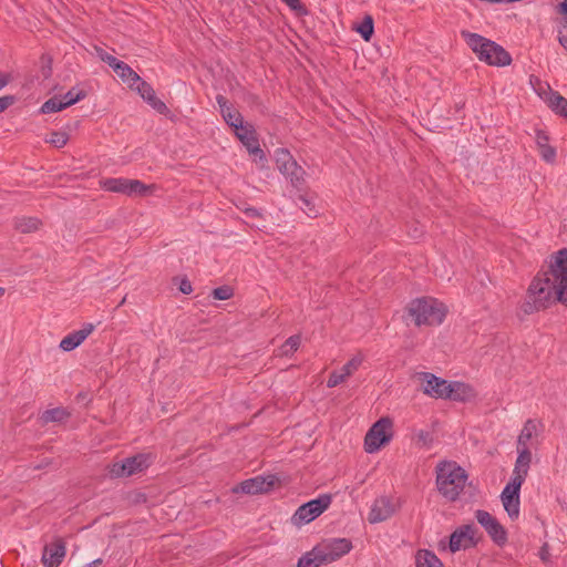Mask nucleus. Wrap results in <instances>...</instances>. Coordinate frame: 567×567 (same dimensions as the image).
<instances>
[{
	"mask_svg": "<svg viewBox=\"0 0 567 567\" xmlns=\"http://www.w3.org/2000/svg\"><path fill=\"white\" fill-rule=\"evenodd\" d=\"M10 81H11L10 74L0 72V90H2L4 86H7Z\"/></svg>",
	"mask_w": 567,
	"mask_h": 567,
	"instance_id": "nucleus-45",
	"label": "nucleus"
},
{
	"mask_svg": "<svg viewBox=\"0 0 567 567\" xmlns=\"http://www.w3.org/2000/svg\"><path fill=\"white\" fill-rule=\"evenodd\" d=\"M475 518L495 544L503 545L506 543L507 533L496 517L486 511L478 509L475 512Z\"/></svg>",
	"mask_w": 567,
	"mask_h": 567,
	"instance_id": "nucleus-12",
	"label": "nucleus"
},
{
	"mask_svg": "<svg viewBox=\"0 0 567 567\" xmlns=\"http://www.w3.org/2000/svg\"><path fill=\"white\" fill-rule=\"evenodd\" d=\"M501 501L508 517L513 520L517 519L519 517V493L504 487L501 494Z\"/></svg>",
	"mask_w": 567,
	"mask_h": 567,
	"instance_id": "nucleus-23",
	"label": "nucleus"
},
{
	"mask_svg": "<svg viewBox=\"0 0 567 567\" xmlns=\"http://www.w3.org/2000/svg\"><path fill=\"white\" fill-rule=\"evenodd\" d=\"M134 89H136L142 99L145 100L155 111L161 114L167 112L166 104L156 96L155 91L148 83L141 80Z\"/></svg>",
	"mask_w": 567,
	"mask_h": 567,
	"instance_id": "nucleus-22",
	"label": "nucleus"
},
{
	"mask_svg": "<svg viewBox=\"0 0 567 567\" xmlns=\"http://www.w3.org/2000/svg\"><path fill=\"white\" fill-rule=\"evenodd\" d=\"M417 378L422 383V389L425 394L432 398L444 399L447 393L449 381L427 372L419 373Z\"/></svg>",
	"mask_w": 567,
	"mask_h": 567,
	"instance_id": "nucleus-15",
	"label": "nucleus"
},
{
	"mask_svg": "<svg viewBox=\"0 0 567 567\" xmlns=\"http://www.w3.org/2000/svg\"><path fill=\"white\" fill-rule=\"evenodd\" d=\"M95 326L93 323H84L81 329L65 336L60 342V348L63 351L74 350L93 332Z\"/></svg>",
	"mask_w": 567,
	"mask_h": 567,
	"instance_id": "nucleus-21",
	"label": "nucleus"
},
{
	"mask_svg": "<svg viewBox=\"0 0 567 567\" xmlns=\"http://www.w3.org/2000/svg\"><path fill=\"white\" fill-rule=\"evenodd\" d=\"M66 549L61 539L45 545L42 554V564L44 567H59L65 557Z\"/></svg>",
	"mask_w": 567,
	"mask_h": 567,
	"instance_id": "nucleus-18",
	"label": "nucleus"
},
{
	"mask_svg": "<svg viewBox=\"0 0 567 567\" xmlns=\"http://www.w3.org/2000/svg\"><path fill=\"white\" fill-rule=\"evenodd\" d=\"M102 563L101 559H95L93 560L92 563H90L86 567H96L97 565H100Z\"/></svg>",
	"mask_w": 567,
	"mask_h": 567,
	"instance_id": "nucleus-51",
	"label": "nucleus"
},
{
	"mask_svg": "<svg viewBox=\"0 0 567 567\" xmlns=\"http://www.w3.org/2000/svg\"><path fill=\"white\" fill-rule=\"evenodd\" d=\"M278 169L290 178L295 186H299L303 181L305 171L292 158L290 153L285 148H279L275 153Z\"/></svg>",
	"mask_w": 567,
	"mask_h": 567,
	"instance_id": "nucleus-9",
	"label": "nucleus"
},
{
	"mask_svg": "<svg viewBox=\"0 0 567 567\" xmlns=\"http://www.w3.org/2000/svg\"><path fill=\"white\" fill-rule=\"evenodd\" d=\"M554 302L567 306V248L550 256L547 268L539 271L534 282V307Z\"/></svg>",
	"mask_w": 567,
	"mask_h": 567,
	"instance_id": "nucleus-1",
	"label": "nucleus"
},
{
	"mask_svg": "<svg viewBox=\"0 0 567 567\" xmlns=\"http://www.w3.org/2000/svg\"><path fill=\"white\" fill-rule=\"evenodd\" d=\"M327 565L321 557L318 546H315L310 551L305 554L299 560L297 567H320Z\"/></svg>",
	"mask_w": 567,
	"mask_h": 567,
	"instance_id": "nucleus-29",
	"label": "nucleus"
},
{
	"mask_svg": "<svg viewBox=\"0 0 567 567\" xmlns=\"http://www.w3.org/2000/svg\"><path fill=\"white\" fill-rule=\"evenodd\" d=\"M246 213H247L249 216H257V215H258V212H257V209H255V208H248V209L246 210Z\"/></svg>",
	"mask_w": 567,
	"mask_h": 567,
	"instance_id": "nucleus-50",
	"label": "nucleus"
},
{
	"mask_svg": "<svg viewBox=\"0 0 567 567\" xmlns=\"http://www.w3.org/2000/svg\"><path fill=\"white\" fill-rule=\"evenodd\" d=\"M16 99L12 95H6L0 97V113L6 111L9 106L14 103Z\"/></svg>",
	"mask_w": 567,
	"mask_h": 567,
	"instance_id": "nucleus-42",
	"label": "nucleus"
},
{
	"mask_svg": "<svg viewBox=\"0 0 567 567\" xmlns=\"http://www.w3.org/2000/svg\"><path fill=\"white\" fill-rule=\"evenodd\" d=\"M559 42L567 50V30L560 32Z\"/></svg>",
	"mask_w": 567,
	"mask_h": 567,
	"instance_id": "nucleus-48",
	"label": "nucleus"
},
{
	"mask_svg": "<svg viewBox=\"0 0 567 567\" xmlns=\"http://www.w3.org/2000/svg\"><path fill=\"white\" fill-rule=\"evenodd\" d=\"M446 390V395L444 399L453 400V401H461V402H468L476 398V391L475 389L464 382L460 381H453L449 382Z\"/></svg>",
	"mask_w": 567,
	"mask_h": 567,
	"instance_id": "nucleus-20",
	"label": "nucleus"
},
{
	"mask_svg": "<svg viewBox=\"0 0 567 567\" xmlns=\"http://www.w3.org/2000/svg\"><path fill=\"white\" fill-rule=\"evenodd\" d=\"M289 8L292 10H298L301 8V3L299 0H282Z\"/></svg>",
	"mask_w": 567,
	"mask_h": 567,
	"instance_id": "nucleus-46",
	"label": "nucleus"
},
{
	"mask_svg": "<svg viewBox=\"0 0 567 567\" xmlns=\"http://www.w3.org/2000/svg\"><path fill=\"white\" fill-rule=\"evenodd\" d=\"M101 186L109 192L121 193L126 195L127 178H106L101 181Z\"/></svg>",
	"mask_w": 567,
	"mask_h": 567,
	"instance_id": "nucleus-30",
	"label": "nucleus"
},
{
	"mask_svg": "<svg viewBox=\"0 0 567 567\" xmlns=\"http://www.w3.org/2000/svg\"><path fill=\"white\" fill-rule=\"evenodd\" d=\"M235 133L236 136L245 145L248 153L254 155L255 161L265 159V154L259 146L258 140L256 138L255 133L248 126L243 125L241 127H237V131H235Z\"/></svg>",
	"mask_w": 567,
	"mask_h": 567,
	"instance_id": "nucleus-19",
	"label": "nucleus"
},
{
	"mask_svg": "<svg viewBox=\"0 0 567 567\" xmlns=\"http://www.w3.org/2000/svg\"><path fill=\"white\" fill-rule=\"evenodd\" d=\"M6 292V289L3 287H0V297H2Z\"/></svg>",
	"mask_w": 567,
	"mask_h": 567,
	"instance_id": "nucleus-53",
	"label": "nucleus"
},
{
	"mask_svg": "<svg viewBox=\"0 0 567 567\" xmlns=\"http://www.w3.org/2000/svg\"><path fill=\"white\" fill-rule=\"evenodd\" d=\"M234 291L229 286H221L213 290V297L216 300H228L233 297Z\"/></svg>",
	"mask_w": 567,
	"mask_h": 567,
	"instance_id": "nucleus-39",
	"label": "nucleus"
},
{
	"mask_svg": "<svg viewBox=\"0 0 567 567\" xmlns=\"http://www.w3.org/2000/svg\"><path fill=\"white\" fill-rule=\"evenodd\" d=\"M218 104L221 109L223 116L225 121L237 131V127H241L243 120L239 113L231 112V110L227 106V101L223 96L217 97Z\"/></svg>",
	"mask_w": 567,
	"mask_h": 567,
	"instance_id": "nucleus-27",
	"label": "nucleus"
},
{
	"mask_svg": "<svg viewBox=\"0 0 567 567\" xmlns=\"http://www.w3.org/2000/svg\"><path fill=\"white\" fill-rule=\"evenodd\" d=\"M50 72H51L50 65H48L47 68H43V75H44V78H48L50 75Z\"/></svg>",
	"mask_w": 567,
	"mask_h": 567,
	"instance_id": "nucleus-52",
	"label": "nucleus"
},
{
	"mask_svg": "<svg viewBox=\"0 0 567 567\" xmlns=\"http://www.w3.org/2000/svg\"><path fill=\"white\" fill-rule=\"evenodd\" d=\"M113 70L131 89H134L141 82L140 75L128 64L122 61L116 64Z\"/></svg>",
	"mask_w": 567,
	"mask_h": 567,
	"instance_id": "nucleus-25",
	"label": "nucleus"
},
{
	"mask_svg": "<svg viewBox=\"0 0 567 567\" xmlns=\"http://www.w3.org/2000/svg\"><path fill=\"white\" fill-rule=\"evenodd\" d=\"M406 310L408 316L412 319L415 326L441 324L447 312L442 302L430 297L412 300Z\"/></svg>",
	"mask_w": 567,
	"mask_h": 567,
	"instance_id": "nucleus-4",
	"label": "nucleus"
},
{
	"mask_svg": "<svg viewBox=\"0 0 567 567\" xmlns=\"http://www.w3.org/2000/svg\"><path fill=\"white\" fill-rule=\"evenodd\" d=\"M326 564L333 563L348 554L352 544L347 538H331L317 545Z\"/></svg>",
	"mask_w": 567,
	"mask_h": 567,
	"instance_id": "nucleus-10",
	"label": "nucleus"
},
{
	"mask_svg": "<svg viewBox=\"0 0 567 567\" xmlns=\"http://www.w3.org/2000/svg\"><path fill=\"white\" fill-rule=\"evenodd\" d=\"M40 225V220L35 217L21 216L14 218L13 221L16 230H18L21 234H30L37 231Z\"/></svg>",
	"mask_w": 567,
	"mask_h": 567,
	"instance_id": "nucleus-28",
	"label": "nucleus"
},
{
	"mask_svg": "<svg viewBox=\"0 0 567 567\" xmlns=\"http://www.w3.org/2000/svg\"><path fill=\"white\" fill-rule=\"evenodd\" d=\"M298 204L308 216L313 217L318 215V209L316 208L315 198L312 196L308 194L299 195Z\"/></svg>",
	"mask_w": 567,
	"mask_h": 567,
	"instance_id": "nucleus-33",
	"label": "nucleus"
},
{
	"mask_svg": "<svg viewBox=\"0 0 567 567\" xmlns=\"http://www.w3.org/2000/svg\"><path fill=\"white\" fill-rule=\"evenodd\" d=\"M477 529L473 525H464L452 533L450 536V550L456 553L466 549L475 544Z\"/></svg>",
	"mask_w": 567,
	"mask_h": 567,
	"instance_id": "nucleus-14",
	"label": "nucleus"
},
{
	"mask_svg": "<svg viewBox=\"0 0 567 567\" xmlns=\"http://www.w3.org/2000/svg\"><path fill=\"white\" fill-rule=\"evenodd\" d=\"M534 91L555 114L567 118V99L540 82L534 84Z\"/></svg>",
	"mask_w": 567,
	"mask_h": 567,
	"instance_id": "nucleus-11",
	"label": "nucleus"
},
{
	"mask_svg": "<svg viewBox=\"0 0 567 567\" xmlns=\"http://www.w3.org/2000/svg\"><path fill=\"white\" fill-rule=\"evenodd\" d=\"M69 412L63 408H55L43 412L41 419L44 423L63 422L69 417Z\"/></svg>",
	"mask_w": 567,
	"mask_h": 567,
	"instance_id": "nucleus-32",
	"label": "nucleus"
},
{
	"mask_svg": "<svg viewBox=\"0 0 567 567\" xmlns=\"http://www.w3.org/2000/svg\"><path fill=\"white\" fill-rule=\"evenodd\" d=\"M65 109V104L60 96H53L44 102L41 106V112L43 114L59 112Z\"/></svg>",
	"mask_w": 567,
	"mask_h": 567,
	"instance_id": "nucleus-35",
	"label": "nucleus"
},
{
	"mask_svg": "<svg viewBox=\"0 0 567 567\" xmlns=\"http://www.w3.org/2000/svg\"><path fill=\"white\" fill-rule=\"evenodd\" d=\"M467 474L456 462L443 461L436 466V486L440 494L455 501L463 492Z\"/></svg>",
	"mask_w": 567,
	"mask_h": 567,
	"instance_id": "nucleus-2",
	"label": "nucleus"
},
{
	"mask_svg": "<svg viewBox=\"0 0 567 567\" xmlns=\"http://www.w3.org/2000/svg\"><path fill=\"white\" fill-rule=\"evenodd\" d=\"M373 19L371 16H365L362 22L355 28V31L365 40L369 41L373 34Z\"/></svg>",
	"mask_w": 567,
	"mask_h": 567,
	"instance_id": "nucleus-36",
	"label": "nucleus"
},
{
	"mask_svg": "<svg viewBox=\"0 0 567 567\" xmlns=\"http://www.w3.org/2000/svg\"><path fill=\"white\" fill-rule=\"evenodd\" d=\"M415 565L416 567H445L437 556L427 549L416 551Z\"/></svg>",
	"mask_w": 567,
	"mask_h": 567,
	"instance_id": "nucleus-26",
	"label": "nucleus"
},
{
	"mask_svg": "<svg viewBox=\"0 0 567 567\" xmlns=\"http://www.w3.org/2000/svg\"><path fill=\"white\" fill-rule=\"evenodd\" d=\"M362 361L363 358L361 355H355L349 360L340 370L333 371L328 379V388H334L344 382L349 377L358 371Z\"/></svg>",
	"mask_w": 567,
	"mask_h": 567,
	"instance_id": "nucleus-17",
	"label": "nucleus"
},
{
	"mask_svg": "<svg viewBox=\"0 0 567 567\" xmlns=\"http://www.w3.org/2000/svg\"><path fill=\"white\" fill-rule=\"evenodd\" d=\"M152 186L145 185L138 179L127 178L126 195L128 196H145L151 192Z\"/></svg>",
	"mask_w": 567,
	"mask_h": 567,
	"instance_id": "nucleus-31",
	"label": "nucleus"
},
{
	"mask_svg": "<svg viewBox=\"0 0 567 567\" xmlns=\"http://www.w3.org/2000/svg\"><path fill=\"white\" fill-rule=\"evenodd\" d=\"M529 420L526 422V425L518 439V457L516 461L515 468L513 471V475L508 484L505 486V488H509V491L519 493L522 483L525 480V476L527 475L529 462H530V454L527 445V441L532 437V433L528 430Z\"/></svg>",
	"mask_w": 567,
	"mask_h": 567,
	"instance_id": "nucleus-5",
	"label": "nucleus"
},
{
	"mask_svg": "<svg viewBox=\"0 0 567 567\" xmlns=\"http://www.w3.org/2000/svg\"><path fill=\"white\" fill-rule=\"evenodd\" d=\"M415 437L419 444L422 446H430L432 443V435L429 431L420 430L415 433Z\"/></svg>",
	"mask_w": 567,
	"mask_h": 567,
	"instance_id": "nucleus-41",
	"label": "nucleus"
},
{
	"mask_svg": "<svg viewBox=\"0 0 567 567\" xmlns=\"http://www.w3.org/2000/svg\"><path fill=\"white\" fill-rule=\"evenodd\" d=\"M277 483V478L272 475L267 477L256 476L249 480L241 482L239 485L233 488L234 493H244V494H259L269 492L275 484Z\"/></svg>",
	"mask_w": 567,
	"mask_h": 567,
	"instance_id": "nucleus-13",
	"label": "nucleus"
},
{
	"mask_svg": "<svg viewBox=\"0 0 567 567\" xmlns=\"http://www.w3.org/2000/svg\"><path fill=\"white\" fill-rule=\"evenodd\" d=\"M331 504V496L323 494L298 507L292 516L295 525H305L320 516Z\"/></svg>",
	"mask_w": 567,
	"mask_h": 567,
	"instance_id": "nucleus-7",
	"label": "nucleus"
},
{
	"mask_svg": "<svg viewBox=\"0 0 567 567\" xmlns=\"http://www.w3.org/2000/svg\"><path fill=\"white\" fill-rule=\"evenodd\" d=\"M300 346V337L291 336L286 340V342L280 348V355H290L292 354Z\"/></svg>",
	"mask_w": 567,
	"mask_h": 567,
	"instance_id": "nucleus-37",
	"label": "nucleus"
},
{
	"mask_svg": "<svg viewBox=\"0 0 567 567\" xmlns=\"http://www.w3.org/2000/svg\"><path fill=\"white\" fill-rule=\"evenodd\" d=\"M150 464L148 455L137 454L121 462L113 463L110 466V475L112 477H127L145 471Z\"/></svg>",
	"mask_w": 567,
	"mask_h": 567,
	"instance_id": "nucleus-8",
	"label": "nucleus"
},
{
	"mask_svg": "<svg viewBox=\"0 0 567 567\" xmlns=\"http://www.w3.org/2000/svg\"><path fill=\"white\" fill-rule=\"evenodd\" d=\"M538 556L544 564H548L550 561V554L547 545H544L539 549Z\"/></svg>",
	"mask_w": 567,
	"mask_h": 567,
	"instance_id": "nucleus-43",
	"label": "nucleus"
},
{
	"mask_svg": "<svg viewBox=\"0 0 567 567\" xmlns=\"http://www.w3.org/2000/svg\"><path fill=\"white\" fill-rule=\"evenodd\" d=\"M559 12L561 14H564L566 18H567V0H564L560 4H559Z\"/></svg>",
	"mask_w": 567,
	"mask_h": 567,
	"instance_id": "nucleus-49",
	"label": "nucleus"
},
{
	"mask_svg": "<svg viewBox=\"0 0 567 567\" xmlns=\"http://www.w3.org/2000/svg\"><path fill=\"white\" fill-rule=\"evenodd\" d=\"M536 143L542 159L548 164H555L557 157L556 150L548 144V137L543 132L537 133Z\"/></svg>",
	"mask_w": 567,
	"mask_h": 567,
	"instance_id": "nucleus-24",
	"label": "nucleus"
},
{
	"mask_svg": "<svg viewBox=\"0 0 567 567\" xmlns=\"http://www.w3.org/2000/svg\"><path fill=\"white\" fill-rule=\"evenodd\" d=\"M86 96V93L84 90L79 87H72L70 91H68L64 95H61L60 97L63 100V103L65 104V107L71 106L82 99Z\"/></svg>",
	"mask_w": 567,
	"mask_h": 567,
	"instance_id": "nucleus-34",
	"label": "nucleus"
},
{
	"mask_svg": "<svg viewBox=\"0 0 567 567\" xmlns=\"http://www.w3.org/2000/svg\"><path fill=\"white\" fill-rule=\"evenodd\" d=\"M96 54L103 62L107 63L112 69H114L116 64L121 62L113 55L105 52L103 49H96Z\"/></svg>",
	"mask_w": 567,
	"mask_h": 567,
	"instance_id": "nucleus-40",
	"label": "nucleus"
},
{
	"mask_svg": "<svg viewBox=\"0 0 567 567\" xmlns=\"http://www.w3.org/2000/svg\"><path fill=\"white\" fill-rule=\"evenodd\" d=\"M392 421L381 417L368 431L364 439V449L368 453H374L392 439Z\"/></svg>",
	"mask_w": 567,
	"mask_h": 567,
	"instance_id": "nucleus-6",
	"label": "nucleus"
},
{
	"mask_svg": "<svg viewBox=\"0 0 567 567\" xmlns=\"http://www.w3.org/2000/svg\"><path fill=\"white\" fill-rule=\"evenodd\" d=\"M461 37L481 61L495 66L511 63V55L494 41L465 30L461 32Z\"/></svg>",
	"mask_w": 567,
	"mask_h": 567,
	"instance_id": "nucleus-3",
	"label": "nucleus"
},
{
	"mask_svg": "<svg viewBox=\"0 0 567 567\" xmlns=\"http://www.w3.org/2000/svg\"><path fill=\"white\" fill-rule=\"evenodd\" d=\"M532 309V306L529 302H526L523 305L522 307V312L523 315H520V319L524 320L525 317H527L529 315V310Z\"/></svg>",
	"mask_w": 567,
	"mask_h": 567,
	"instance_id": "nucleus-47",
	"label": "nucleus"
},
{
	"mask_svg": "<svg viewBox=\"0 0 567 567\" xmlns=\"http://www.w3.org/2000/svg\"><path fill=\"white\" fill-rule=\"evenodd\" d=\"M179 290L185 295L190 293L193 291L190 282L186 279L182 280Z\"/></svg>",
	"mask_w": 567,
	"mask_h": 567,
	"instance_id": "nucleus-44",
	"label": "nucleus"
},
{
	"mask_svg": "<svg viewBox=\"0 0 567 567\" xmlns=\"http://www.w3.org/2000/svg\"><path fill=\"white\" fill-rule=\"evenodd\" d=\"M69 141V135L65 132H51L47 142L54 145L55 147H63Z\"/></svg>",
	"mask_w": 567,
	"mask_h": 567,
	"instance_id": "nucleus-38",
	"label": "nucleus"
},
{
	"mask_svg": "<svg viewBox=\"0 0 567 567\" xmlns=\"http://www.w3.org/2000/svg\"><path fill=\"white\" fill-rule=\"evenodd\" d=\"M396 511L393 502L386 497H378L371 505V509L368 515V520L371 524H377L390 518Z\"/></svg>",
	"mask_w": 567,
	"mask_h": 567,
	"instance_id": "nucleus-16",
	"label": "nucleus"
}]
</instances>
